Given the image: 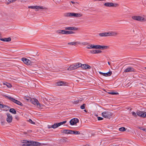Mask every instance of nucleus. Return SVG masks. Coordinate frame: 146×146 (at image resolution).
Instances as JSON below:
<instances>
[{
    "label": "nucleus",
    "instance_id": "nucleus-1",
    "mask_svg": "<svg viewBox=\"0 0 146 146\" xmlns=\"http://www.w3.org/2000/svg\"><path fill=\"white\" fill-rule=\"evenodd\" d=\"M99 35L100 36H119V33L117 31H110L107 32L100 33Z\"/></svg>",
    "mask_w": 146,
    "mask_h": 146
},
{
    "label": "nucleus",
    "instance_id": "nucleus-2",
    "mask_svg": "<svg viewBox=\"0 0 146 146\" xmlns=\"http://www.w3.org/2000/svg\"><path fill=\"white\" fill-rule=\"evenodd\" d=\"M83 14L80 13H65L64 16L66 17H82Z\"/></svg>",
    "mask_w": 146,
    "mask_h": 146
},
{
    "label": "nucleus",
    "instance_id": "nucleus-3",
    "mask_svg": "<svg viewBox=\"0 0 146 146\" xmlns=\"http://www.w3.org/2000/svg\"><path fill=\"white\" fill-rule=\"evenodd\" d=\"M81 66V64L80 63H75L70 65L67 70H72L79 68Z\"/></svg>",
    "mask_w": 146,
    "mask_h": 146
},
{
    "label": "nucleus",
    "instance_id": "nucleus-4",
    "mask_svg": "<svg viewBox=\"0 0 146 146\" xmlns=\"http://www.w3.org/2000/svg\"><path fill=\"white\" fill-rule=\"evenodd\" d=\"M113 114L111 112L108 111H104L102 113V115L103 117L108 118L110 119L112 117Z\"/></svg>",
    "mask_w": 146,
    "mask_h": 146
},
{
    "label": "nucleus",
    "instance_id": "nucleus-5",
    "mask_svg": "<svg viewBox=\"0 0 146 146\" xmlns=\"http://www.w3.org/2000/svg\"><path fill=\"white\" fill-rule=\"evenodd\" d=\"M66 122V121H64L62 122H60L58 123H54L53 125H52L51 126H48V129H50L51 128H53V129H55L58 127L63 125V124L65 123Z\"/></svg>",
    "mask_w": 146,
    "mask_h": 146
},
{
    "label": "nucleus",
    "instance_id": "nucleus-6",
    "mask_svg": "<svg viewBox=\"0 0 146 146\" xmlns=\"http://www.w3.org/2000/svg\"><path fill=\"white\" fill-rule=\"evenodd\" d=\"M41 145V143L37 142L34 141H28V146H35L39 145Z\"/></svg>",
    "mask_w": 146,
    "mask_h": 146
},
{
    "label": "nucleus",
    "instance_id": "nucleus-7",
    "mask_svg": "<svg viewBox=\"0 0 146 146\" xmlns=\"http://www.w3.org/2000/svg\"><path fill=\"white\" fill-rule=\"evenodd\" d=\"M48 9V8L45 7L36 5V8L35 11H45Z\"/></svg>",
    "mask_w": 146,
    "mask_h": 146
},
{
    "label": "nucleus",
    "instance_id": "nucleus-8",
    "mask_svg": "<svg viewBox=\"0 0 146 146\" xmlns=\"http://www.w3.org/2000/svg\"><path fill=\"white\" fill-rule=\"evenodd\" d=\"M7 98H8L11 101H12L13 102H14L15 103H16V104L21 106H22L23 104L20 102V101L16 100L12 98H11V97L9 96H7Z\"/></svg>",
    "mask_w": 146,
    "mask_h": 146
},
{
    "label": "nucleus",
    "instance_id": "nucleus-9",
    "mask_svg": "<svg viewBox=\"0 0 146 146\" xmlns=\"http://www.w3.org/2000/svg\"><path fill=\"white\" fill-rule=\"evenodd\" d=\"M30 102L31 103L36 106L39 102L36 99H32L30 97L29 99L28 98V102Z\"/></svg>",
    "mask_w": 146,
    "mask_h": 146
},
{
    "label": "nucleus",
    "instance_id": "nucleus-10",
    "mask_svg": "<svg viewBox=\"0 0 146 146\" xmlns=\"http://www.w3.org/2000/svg\"><path fill=\"white\" fill-rule=\"evenodd\" d=\"M137 113L138 115L142 117H146V112L142 111L140 110L137 111Z\"/></svg>",
    "mask_w": 146,
    "mask_h": 146
},
{
    "label": "nucleus",
    "instance_id": "nucleus-11",
    "mask_svg": "<svg viewBox=\"0 0 146 146\" xmlns=\"http://www.w3.org/2000/svg\"><path fill=\"white\" fill-rule=\"evenodd\" d=\"M104 5L107 7H116L118 5L117 4H114L112 2H107L105 3Z\"/></svg>",
    "mask_w": 146,
    "mask_h": 146
},
{
    "label": "nucleus",
    "instance_id": "nucleus-12",
    "mask_svg": "<svg viewBox=\"0 0 146 146\" xmlns=\"http://www.w3.org/2000/svg\"><path fill=\"white\" fill-rule=\"evenodd\" d=\"M6 115L7 116V117L6 118L7 121L9 123L11 122L13 119L12 115L9 113H7Z\"/></svg>",
    "mask_w": 146,
    "mask_h": 146
},
{
    "label": "nucleus",
    "instance_id": "nucleus-13",
    "mask_svg": "<svg viewBox=\"0 0 146 146\" xmlns=\"http://www.w3.org/2000/svg\"><path fill=\"white\" fill-rule=\"evenodd\" d=\"M136 72L135 70L133 67H128L125 69L124 70V72Z\"/></svg>",
    "mask_w": 146,
    "mask_h": 146
},
{
    "label": "nucleus",
    "instance_id": "nucleus-14",
    "mask_svg": "<svg viewBox=\"0 0 146 146\" xmlns=\"http://www.w3.org/2000/svg\"><path fill=\"white\" fill-rule=\"evenodd\" d=\"M78 119L74 118L72 119L70 121V123L71 125H73L78 122Z\"/></svg>",
    "mask_w": 146,
    "mask_h": 146
},
{
    "label": "nucleus",
    "instance_id": "nucleus-15",
    "mask_svg": "<svg viewBox=\"0 0 146 146\" xmlns=\"http://www.w3.org/2000/svg\"><path fill=\"white\" fill-rule=\"evenodd\" d=\"M82 68L84 70L86 69H90L91 68V66L87 64H81V66Z\"/></svg>",
    "mask_w": 146,
    "mask_h": 146
},
{
    "label": "nucleus",
    "instance_id": "nucleus-16",
    "mask_svg": "<svg viewBox=\"0 0 146 146\" xmlns=\"http://www.w3.org/2000/svg\"><path fill=\"white\" fill-rule=\"evenodd\" d=\"M11 39L10 37L7 38H2V37H0V40L4 42H9L11 41Z\"/></svg>",
    "mask_w": 146,
    "mask_h": 146
},
{
    "label": "nucleus",
    "instance_id": "nucleus-17",
    "mask_svg": "<svg viewBox=\"0 0 146 146\" xmlns=\"http://www.w3.org/2000/svg\"><path fill=\"white\" fill-rule=\"evenodd\" d=\"M66 82L62 81H59L56 83V85L57 86H62L65 85Z\"/></svg>",
    "mask_w": 146,
    "mask_h": 146
},
{
    "label": "nucleus",
    "instance_id": "nucleus-18",
    "mask_svg": "<svg viewBox=\"0 0 146 146\" xmlns=\"http://www.w3.org/2000/svg\"><path fill=\"white\" fill-rule=\"evenodd\" d=\"M65 29L71 31H76L78 30V28L75 27H66L65 28Z\"/></svg>",
    "mask_w": 146,
    "mask_h": 146
},
{
    "label": "nucleus",
    "instance_id": "nucleus-19",
    "mask_svg": "<svg viewBox=\"0 0 146 146\" xmlns=\"http://www.w3.org/2000/svg\"><path fill=\"white\" fill-rule=\"evenodd\" d=\"M68 45H75L76 44H81V43L80 42H69L68 44Z\"/></svg>",
    "mask_w": 146,
    "mask_h": 146
},
{
    "label": "nucleus",
    "instance_id": "nucleus-20",
    "mask_svg": "<svg viewBox=\"0 0 146 146\" xmlns=\"http://www.w3.org/2000/svg\"><path fill=\"white\" fill-rule=\"evenodd\" d=\"M21 143H23L22 146H27V141L26 140H21Z\"/></svg>",
    "mask_w": 146,
    "mask_h": 146
},
{
    "label": "nucleus",
    "instance_id": "nucleus-21",
    "mask_svg": "<svg viewBox=\"0 0 146 146\" xmlns=\"http://www.w3.org/2000/svg\"><path fill=\"white\" fill-rule=\"evenodd\" d=\"M36 106L38 108L42 109L44 106L42 104H40L38 102V103L36 105Z\"/></svg>",
    "mask_w": 146,
    "mask_h": 146
},
{
    "label": "nucleus",
    "instance_id": "nucleus-22",
    "mask_svg": "<svg viewBox=\"0 0 146 146\" xmlns=\"http://www.w3.org/2000/svg\"><path fill=\"white\" fill-rule=\"evenodd\" d=\"M90 52L91 53L93 54L99 53H101L102 52V51L100 50H91L90 51Z\"/></svg>",
    "mask_w": 146,
    "mask_h": 146
},
{
    "label": "nucleus",
    "instance_id": "nucleus-23",
    "mask_svg": "<svg viewBox=\"0 0 146 146\" xmlns=\"http://www.w3.org/2000/svg\"><path fill=\"white\" fill-rule=\"evenodd\" d=\"M138 21L141 22L146 21V19L144 18L143 17L139 16Z\"/></svg>",
    "mask_w": 146,
    "mask_h": 146
},
{
    "label": "nucleus",
    "instance_id": "nucleus-24",
    "mask_svg": "<svg viewBox=\"0 0 146 146\" xmlns=\"http://www.w3.org/2000/svg\"><path fill=\"white\" fill-rule=\"evenodd\" d=\"M2 108L3 109V110L5 111H8L9 108L8 106L4 105H3Z\"/></svg>",
    "mask_w": 146,
    "mask_h": 146
},
{
    "label": "nucleus",
    "instance_id": "nucleus-25",
    "mask_svg": "<svg viewBox=\"0 0 146 146\" xmlns=\"http://www.w3.org/2000/svg\"><path fill=\"white\" fill-rule=\"evenodd\" d=\"M139 15H134L132 16V18L135 20L138 21L139 19Z\"/></svg>",
    "mask_w": 146,
    "mask_h": 146
},
{
    "label": "nucleus",
    "instance_id": "nucleus-26",
    "mask_svg": "<svg viewBox=\"0 0 146 146\" xmlns=\"http://www.w3.org/2000/svg\"><path fill=\"white\" fill-rule=\"evenodd\" d=\"M71 130H68L65 129L62 131V132L65 133L71 134Z\"/></svg>",
    "mask_w": 146,
    "mask_h": 146
},
{
    "label": "nucleus",
    "instance_id": "nucleus-27",
    "mask_svg": "<svg viewBox=\"0 0 146 146\" xmlns=\"http://www.w3.org/2000/svg\"><path fill=\"white\" fill-rule=\"evenodd\" d=\"M71 134H80V132L78 131H71Z\"/></svg>",
    "mask_w": 146,
    "mask_h": 146
},
{
    "label": "nucleus",
    "instance_id": "nucleus-28",
    "mask_svg": "<svg viewBox=\"0 0 146 146\" xmlns=\"http://www.w3.org/2000/svg\"><path fill=\"white\" fill-rule=\"evenodd\" d=\"M9 111L14 114L16 113V110L13 108L10 109L9 110Z\"/></svg>",
    "mask_w": 146,
    "mask_h": 146
},
{
    "label": "nucleus",
    "instance_id": "nucleus-29",
    "mask_svg": "<svg viewBox=\"0 0 146 146\" xmlns=\"http://www.w3.org/2000/svg\"><path fill=\"white\" fill-rule=\"evenodd\" d=\"M22 60L26 65H27V59L25 58H23L22 59Z\"/></svg>",
    "mask_w": 146,
    "mask_h": 146
},
{
    "label": "nucleus",
    "instance_id": "nucleus-30",
    "mask_svg": "<svg viewBox=\"0 0 146 146\" xmlns=\"http://www.w3.org/2000/svg\"><path fill=\"white\" fill-rule=\"evenodd\" d=\"M3 84L6 85L8 88H11L12 87V86L11 84L7 82H5L3 83Z\"/></svg>",
    "mask_w": 146,
    "mask_h": 146
},
{
    "label": "nucleus",
    "instance_id": "nucleus-31",
    "mask_svg": "<svg viewBox=\"0 0 146 146\" xmlns=\"http://www.w3.org/2000/svg\"><path fill=\"white\" fill-rule=\"evenodd\" d=\"M112 74V72L111 71H109L107 73H105L104 76H110Z\"/></svg>",
    "mask_w": 146,
    "mask_h": 146
},
{
    "label": "nucleus",
    "instance_id": "nucleus-32",
    "mask_svg": "<svg viewBox=\"0 0 146 146\" xmlns=\"http://www.w3.org/2000/svg\"><path fill=\"white\" fill-rule=\"evenodd\" d=\"M9 1V2H7L6 4L8 5L10 4L11 3H13L16 0H8Z\"/></svg>",
    "mask_w": 146,
    "mask_h": 146
},
{
    "label": "nucleus",
    "instance_id": "nucleus-33",
    "mask_svg": "<svg viewBox=\"0 0 146 146\" xmlns=\"http://www.w3.org/2000/svg\"><path fill=\"white\" fill-rule=\"evenodd\" d=\"M108 48V47L107 46H101L100 45V49H107Z\"/></svg>",
    "mask_w": 146,
    "mask_h": 146
},
{
    "label": "nucleus",
    "instance_id": "nucleus-34",
    "mask_svg": "<svg viewBox=\"0 0 146 146\" xmlns=\"http://www.w3.org/2000/svg\"><path fill=\"white\" fill-rule=\"evenodd\" d=\"M119 130L120 131H124L126 130V129L124 127H121L119 129Z\"/></svg>",
    "mask_w": 146,
    "mask_h": 146
},
{
    "label": "nucleus",
    "instance_id": "nucleus-35",
    "mask_svg": "<svg viewBox=\"0 0 146 146\" xmlns=\"http://www.w3.org/2000/svg\"><path fill=\"white\" fill-rule=\"evenodd\" d=\"M94 45L93 44H91L90 45L88 46L87 47V48L88 49L90 48H94Z\"/></svg>",
    "mask_w": 146,
    "mask_h": 146
},
{
    "label": "nucleus",
    "instance_id": "nucleus-36",
    "mask_svg": "<svg viewBox=\"0 0 146 146\" xmlns=\"http://www.w3.org/2000/svg\"><path fill=\"white\" fill-rule=\"evenodd\" d=\"M66 34H73L74 33V32L72 31H66Z\"/></svg>",
    "mask_w": 146,
    "mask_h": 146
},
{
    "label": "nucleus",
    "instance_id": "nucleus-37",
    "mask_svg": "<svg viewBox=\"0 0 146 146\" xmlns=\"http://www.w3.org/2000/svg\"><path fill=\"white\" fill-rule=\"evenodd\" d=\"M109 94H118L119 93L118 92H108Z\"/></svg>",
    "mask_w": 146,
    "mask_h": 146
},
{
    "label": "nucleus",
    "instance_id": "nucleus-38",
    "mask_svg": "<svg viewBox=\"0 0 146 146\" xmlns=\"http://www.w3.org/2000/svg\"><path fill=\"white\" fill-rule=\"evenodd\" d=\"M28 8L31 9H35L36 10V6H29L28 7Z\"/></svg>",
    "mask_w": 146,
    "mask_h": 146
},
{
    "label": "nucleus",
    "instance_id": "nucleus-39",
    "mask_svg": "<svg viewBox=\"0 0 146 146\" xmlns=\"http://www.w3.org/2000/svg\"><path fill=\"white\" fill-rule=\"evenodd\" d=\"M34 62V61H31V60L28 59V65H32V64Z\"/></svg>",
    "mask_w": 146,
    "mask_h": 146
},
{
    "label": "nucleus",
    "instance_id": "nucleus-40",
    "mask_svg": "<svg viewBox=\"0 0 146 146\" xmlns=\"http://www.w3.org/2000/svg\"><path fill=\"white\" fill-rule=\"evenodd\" d=\"M132 113L134 117H137V116L138 115L137 113H136L133 111L132 112Z\"/></svg>",
    "mask_w": 146,
    "mask_h": 146
},
{
    "label": "nucleus",
    "instance_id": "nucleus-41",
    "mask_svg": "<svg viewBox=\"0 0 146 146\" xmlns=\"http://www.w3.org/2000/svg\"><path fill=\"white\" fill-rule=\"evenodd\" d=\"M94 48L96 49H100V45H96L94 46Z\"/></svg>",
    "mask_w": 146,
    "mask_h": 146
},
{
    "label": "nucleus",
    "instance_id": "nucleus-42",
    "mask_svg": "<svg viewBox=\"0 0 146 146\" xmlns=\"http://www.w3.org/2000/svg\"><path fill=\"white\" fill-rule=\"evenodd\" d=\"M28 121L31 124H35V122L33 121L31 119H29V120H28Z\"/></svg>",
    "mask_w": 146,
    "mask_h": 146
},
{
    "label": "nucleus",
    "instance_id": "nucleus-43",
    "mask_svg": "<svg viewBox=\"0 0 146 146\" xmlns=\"http://www.w3.org/2000/svg\"><path fill=\"white\" fill-rule=\"evenodd\" d=\"M85 104H83L81 106H80V108L82 109H85Z\"/></svg>",
    "mask_w": 146,
    "mask_h": 146
},
{
    "label": "nucleus",
    "instance_id": "nucleus-44",
    "mask_svg": "<svg viewBox=\"0 0 146 146\" xmlns=\"http://www.w3.org/2000/svg\"><path fill=\"white\" fill-rule=\"evenodd\" d=\"M66 31L65 30H61V34H66Z\"/></svg>",
    "mask_w": 146,
    "mask_h": 146
},
{
    "label": "nucleus",
    "instance_id": "nucleus-45",
    "mask_svg": "<svg viewBox=\"0 0 146 146\" xmlns=\"http://www.w3.org/2000/svg\"><path fill=\"white\" fill-rule=\"evenodd\" d=\"M98 120H103V118L102 117H98Z\"/></svg>",
    "mask_w": 146,
    "mask_h": 146
},
{
    "label": "nucleus",
    "instance_id": "nucleus-46",
    "mask_svg": "<svg viewBox=\"0 0 146 146\" xmlns=\"http://www.w3.org/2000/svg\"><path fill=\"white\" fill-rule=\"evenodd\" d=\"M79 100H77V101H74L73 102V103L75 104H77L79 103Z\"/></svg>",
    "mask_w": 146,
    "mask_h": 146
},
{
    "label": "nucleus",
    "instance_id": "nucleus-47",
    "mask_svg": "<svg viewBox=\"0 0 146 146\" xmlns=\"http://www.w3.org/2000/svg\"><path fill=\"white\" fill-rule=\"evenodd\" d=\"M139 128L141 129L144 131H146V129H143L142 127H139Z\"/></svg>",
    "mask_w": 146,
    "mask_h": 146
},
{
    "label": "nucleus",
    "instance_id": "nucleus-48",
    "mask_svg": "<svg viewBox=\"0 0 146 146\" xmlns=\"http://www.w3.org/2000/svg\"><path fill=\"white\" fill-rule=\"evenodd\" d=\"M99 73L101 74H102V75H103V76H104V75H105V73H103L102 72H99Z\"/></svg>",
    "mask_w": 146,
    "mask_h": 146
},
{
    "label": "nucleus",
    "instance_id": "nucleus-49",
    "mask_svg": "<svg viewBox=\"0 0 146 146\" xmlns=\"http://www.w3.org/2000/svg\"><path fill=\"white\" fill-rule=\"evenodd\" d=\"M61 30H58L56 31V32L58 33H61Z\"/></svg>",
    "mask_w": 146,
    "mask_h": 146
},
{
    "label": "nucleus",
    "instance_id": "nucleus-50",
    "mask_svg": "<svg viewBox=\"0 0 146 146\" xmlns=\"http://www.w3.org/2000/svg\"><path fill=\"white\" fill-rule=\"evenodd\" d=\"M3 105L0 104V108H2Z\"/></svg>",
    "mask_w": 146,
    "mask_h": 146
},
{
    "label": "nucleus",
    "instance_id": "nucleus-51",
    "mask_svg": "<svg viewBox=\"0 0 146 146\" xmlns=\"http://www.w3.org/2000/svg\"><path fill=\"white\" fill-rule=\"evenodd\" d=\"M71 2L73 4H74L75 3L74 2V1H71Z\"/></svg>",
    "mask_w": 146,
    "mask_h": 146
},
{
    "label": "nucleus",
    "instance_id": "nucleus-52",
    "mask_svg": "<svg viewBox=\"0 0 146 146\" xmlns=\"http://www.w3.org/2000/svg\"><path fill=\"white\" fill-rule=\"evenodd\" d=\"M1 124L2 125H3L4 124V123L3 122H1Z\"/></svg>",
    "mask_w": 146,
    "mask_h": 146
},
{
    "label": "nucleus",
    "instance_id": "nucleus-53",
    "mask_svg": "<svg viewBox=\"0 0 146 146\" xmlns=\"http://www.w3.org/2000/svg\"><path fill=\"white\" fill-rule=\"evenodd\" d=\"M82 44H86V45L87 44V43L86 42L84 43H82Z\"/></svg>",
    "mask_w": 146,
    "mask_h": 146
},
{
    "label": "nucleus",
    "instance_id": "nucleus-54",
    "mask_svg": "<svg viewBox=\"0 0 146 146\" xmlns=\"http://www.w3.org/2000/svg\"><path fill=\"white\" fill-rule=\"evenodd\" d=\"M32 132V131L31 130H29V131H28V132Z\"/></svg>",
    "mask_w": 146,
    "mask_h": 146
},
{
    "label": "nucleus",
    "instance_id": "nucleus-55",
    "mask_svg": "<svg viewBox=\"0 0 146 146\" xmlns=\"http://www.w3.org/2000/svg\"><path fill=\"white\" fill-rule=\"evenodd\" d=\"M106 0H98V1H105Z\"/></svg>",
    "mask_w": 146,
    "mask_h": 146
},
{
    "label": "nucleus",
    "instance_id": "nucleus-56",
    "mask_svg": "<svg viewBox=\"0 0 146 146\" xmlns=\"http://www.w3.org/2000/svg\"><path fill=\"white\" fill-rule=\"evenodd\" d=\"M108 64H109V65H110V63L109 62H108Z\"/></svg>",
    "mask_w": 146,
    "mask_h": 146
},
{
    "label": "nucleus",
    "instance_id": "nucleus-57",
    "mask_svg": "<svg viewBox=\"0 0 146 146\" xmlns=\"http://www.w3.org/2000/svg\"><path fill=\"white\" fill-rule=\"evenodd\" d=\"M2 35L1 33L0 32V36Z\"/></svg>",
    "mask_w": 146,
    "mask_h": 146
},
{
    "label": "nucleus",
    "instance_id": "nucleus-58",
    "mask_svg": "<svg viewBox=\"0 0 146 146\" xmlns=\"http://www.w3.org/2000/svg\"><path fill=\"white\" fill-rule=\"evenodd\" d=\"M84 111H85V112H86V110H84Z\"/></svg>",
    "mask_w": 146,
    "mask_h": 146
},
{
    "label": "nucleus",
    "instance_id": "nucleus-59",
    "mask_svg": "<svg viewBox=\"0 0 146 146\" xmlns=\"http://www.w3.org/2000/svg\"><path fill=\"white\" fill-rule=\"evenodd\" d=\"M117 146V145H114V146Z\"/></svg>",
    "mask_w": 146,
    "mask_h": 146
},
{
    "label": "nucleus",
    "instance_id": "nucleus-60",
    "mask_svg": "<svg viewBox=\"0 0 146 146\" xmlns=\"http://www.w3.org/2000/svg\"><path fill=\"white\" fill-rule=\"evenodd\" d=\"M145 68H146V67H145Z\"/></svg>",
    "mask_w": 146,
    "mask_h": 146
}]
</instances>
